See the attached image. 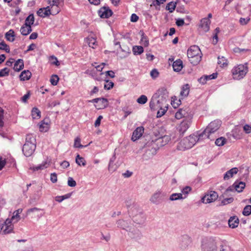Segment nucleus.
I'll return each mask as SVG.
<instances>
[{
  "label": "nucleus",
  "instance_id": "1",
  "mask_svg": "<svg viewBox=\"0 0 251 251\" xmlns=\"http://www.w3.org/2000/svg\"><path fill=\"white\" fill-rule=\"evenodd\" d=\"M168 92L164 87L159 88L153 95L150 102V107L151 109H156L159 106L160 104H165L167 100L169 98Z\"/></svg>",
  "mask_w": 251,
  "mask_h": 251
},
{
  "label": "nucleus",
  "instance_id": "2",
  "mask_svg": "<svg viewBox=\"0 0 251 251\" xmlns=\"http://www.w3.org/2000/svg\"><path fill=\"white\" fill-rule=\"evenodd\" d=\"M221 124L222 122L220 120H216L211 122L203 131L200 132V138L213 140V138H211L210 136L220 128Z\"/></svg>",
  "mask_w": 251,
  "mask_h": 251
},
{
  "label": "nucleus",
  "instance_id": "3",
  "mask_svg": "<svg viewBox=\"0 0 251 251\" xmlns=\"http://www.w3.org/2000/svg\"><path fill=\"white\" fill-rule=\"evenodd\" d=\"M187 56L190 62L193 65L199 63L201 59L202 53L198 46H191L187 50Z\"/></svg>",
  "mask_w": 251,
  "mask_h": 251
},
{
  "label": "nucleus",
  "instance_id": "4",
  "mask_svg": "<svg viewBox=\"0 0 251 251\" xmlns=\"http://www.w3.org/2000/svg\"><path fill=\"white\" fill-rule=\"evenodd\" d=\"M248 72L247 63L239 64L233 67L231 70L233 78L240 80L243 78Z\"/></svg>",
  "mask_w": 251,
  "mask_h": 251
},
{
  "label": "nucleus",
  "instance_id": "5",
  "mask_svg": "<svg viewBox=\"0 0 251 251\" xmlns=\"http://www.w3.org/2000/svg\"><path fill=\"white\" fill-rule=\"evenodd\" d=\"M204 139V138H200L199 132L197 135L192 134L186 137L181 143L184 145V148L185 149H189L193 147L197 142Z\"/></svg>",
  "mask_w": 251,
  "mask_h": 251
},
{
  "label": "nucleus",
  "instance_id": "6",
  "mask_svg": "<svg viewBox=\"0 0 251 251\" xmlns=\"http://www.w3.org/2000/svg\"><path fill=\"white\" fill-rule=\"evenodd\" d=\"M193 117V113L188 107H184L179 109L175 114L176 118L178 120L182 118L192 119Z\"/></svg>",
  "mask_w": 251,
  "mask_h": 251
},
{
  "label": "nucleus",
  "instance_id": "7",
  "mask_svg": "<svg viewBox=\"0 0 251 251\" xmlns=\"http://www.w3.org/2000/svg\"><path fill=\"white\" fill-rule=\"evenodd\" d=\"M201 248L202 251H217L216 243L212 238L203 239Z\"/></svg>",
  "mask_w": 251,
  "mask_h": 251
},
{
  "label": "nucleus",
  "instance_id": "8",
  "mask_svg": "<svg viewBox=\"0 0 251 251\" xmlns=\"http://www.w3.org/2000/svg\"><path fill=\"white\" fill-rule=\"evenodd\" d=\"M165 197V193L161 190H157L152 194L150 201L151 203L157 205L164 201Z\"/></svg>",
  "mask_w": 251,
  "mask_h": 251
},
{
  "label": "nucleus",
  "instance_id": "9",
  "mask_svg": "<svg viewBox=\"0 0 251 251\" xmlns=\"http://www.w3.org/2000/svg\"><path fill=\"white\" fill-rule=\"evenodd\" d=\"M13 223L9 218H7L4 222H0V232L4 234H9L13 231Z\"/></svg>",
  "mask_w": 251,
  "mask_h": 251
},
{
  "label": "nucleus",
  "instance_id": "10",
  "mask_svg": "<svg viewBox=\"0 0 251 251\" xmlns=\"http://www.w3.org/2000/svg\"><path fill=\"white\" fill-rule=\"evenodd\" d=\"M126 205L128 209L129 214L132 217L139 213V210H143L139 206V205L134 202H132L130 201H126Z\"/></svg>",
  "mask_w": 251,
  "mask_h": 251
},
{
  "label": "nucleus",
  "instance_id": "11",
  "mask_svg": "<svg viewBox=\"0 0 251 251\" xmlns=\"http://www.w3.org/2000/svg\"><path fill=\"white\" fill-rule=\"evenodd\" d=\"M192 121V119H184L177 126L176 129L180 135H183L191 125Z\"/></svg>",
  "mask_w": 251,
  "mask_h": 251
},
{
  "label": "nucleus",
  "instance_id": "12",
  "mask_svg": "<svg viewBox=\"0 0 251 251\" xmlns=\"http://www.w3.org/2000/svg\"><path fill=\"white\" fill-rule=\"evenodd\" d=\"M36 145L31 143H25L23 145L22 151L26 157L30 156L34 152L36 149Z\"/></svg>",
  "mask_w": 251,
  "mask_h": 251
},
{
  "label": "nucleus",
  "instance_id": "13",
  "mask_svg": "<svg viewBox=\"0 0 251 251\" xmlns=\"http://www.w3.org/2000/svg\"><path fill=\"white\" fill-rule=\"evenodd\" d=\"M218 197V195L216 192L210 191L202 198V201L204 203H209L215 201Z\"/></svg>",
  "mask_w": 251,
  "mask_h": 251
},
{
  "label": "nucleus",
  "instance_id": "14",
  "mask_svg": "<svg viewBox=\"0 0 251 251\" xmlns=\"http://www.w3.org/2000/svg\"><path fill=\"white\" fill-rule=\"evenodd\" d=\"M98 14L101 18H108L113 14L112 11L107 6L101 7L98 11Z\"/></svg>",
  "mask_w": 251,
  "mask_h": 251
},
{
  "label": "nucleus",
  "instance_id": "15",
  "mask_svg": "<svg viewBox=\"0 0 251 251\" xmlns=\"http://www.w3.org/2000/svg\"><path fill=\"white\" fill-rule=\"evenodd\" d=\"M210 20L204 18L201 19L199 25V28L204 33L208 32L210 29Z\"/></svg>",
  "mask_w": 251,
  "mask_h": 251
},
{
  "label": "nucleus",
  "instance_id": "16",
  "mask_svg": "<svg viewBox=\"0 0 251 251\" xmlns=\"http://www.w3.org/2000/svg\"><path fill=\"white\" fill-rule=\"evenodd\" d=\"M53 10H52L51 8H50V6L46 7L41 8L37 12V15L41 17L45 18L49 16L50 15H54L56 14H53Z\"/></svg>",
  "mask_w": 251,
  "mask_h": 251
},
{
  "label": "nucleus",
  "instance_id": "17",
  "mask_svg": "<svg viewBox=\"0 0 251 251\" xmlns=\"http://www.w3.org/2000/svg\"><path fill=\"white\" fill-rule=\"evenodd\" d=\"M128 236L132 239L136 240L140 239L141 237V233L138 229L131 226L129 230H127Z\"/></svg>",
  "mask_w": 251,
  "mask_h": 251
},
{
  "label": "nucleus",
  "instance_id": "18",
  "mask_svg": "<svg viewBox=\"0 0 251 251\" xmlns=\"http://www.w3.org/2000/svg\"><path fill=\"white\" fill-rule=\"evenodd\" d=\"M146 219V216L144 214L143 210H139V213L132 217L133 222L139 225L143 224Z\"/></svg>",
  "mask_w": 251,
  "mask_h": 251
},
{
  "label": "nucleus",
  "instance_id": "19",
  "mask_svg": "<svg viewBox=\"0 0 251 251\" xmlns=\"http://www.w3.org/2000/svg\"><path fill=\"white\" fill-rule=\"evenodd\" d=\"M144 131V128L143 126L137 127L133 132L131 140L135 141L139 139L143 135Z\"/></svg>",
  "mask_w": 251,
  "mask_h": 251
},
{
  "label": "nucleus",
  "instance_id": "20",
  "mask_svg": "<svg viewBox=\"0 0 251 251\" xmlns=\"http://www.w3.org/2000/svg\"><path fill=\"white\" fill-rule=\"evenodd\" d=\"M117 224L118 226L126 230H129V228L132 224L130 223V221L129 220H119L117 222Z\"/></svg>",
  "mask_w": 251,
  "mask_h": 251
},
{
  "label": "nucleus",
  "instance_id": "21",
  "mask_svg": "<svg viewBox=\"0 0 251 251\" xmlns=\"http://www.w3.org/2000/svg\"><path fill=\"white\" fill-rule=\"evenodd\" d=\"M85 40L87 43L88 44V46L93 49H96L98 46L96 40V37L94 35H89L85 39Z\"/></svg>",
  "mask_w": 251,
  "mask_h": 251
},
{
  "label": "nucleus",
  "instance_id": "22",
  "mask_svg": "<svg viewBox=\"0 0 251 251\" xmlns=\"http://www.w3.org/2000/svg\"><path fill=\"white\" fill-rule=\"evenodd\" d=\"M217 75L218 74L217 73H215L210 75H203L198 79V81L202 84H204L207 80L217 78Z\"/></svg>",
  "mask_w": 251,
  "mask_h": 251
},
{
  "label": "nucleus",
  "instance_id": "23",
  "mask_svg": "<svg viewBox=\"0 0 251 251\" xmlns=\"http://www.w3.org/2000/svg\"><path fill=\"white\" fill-rule=\"evenodd\" d=\"M23 209L19 208L18 209L15 210L13 213V215L10 220H11V222L12 223H16L19 221L21 219V217L20 214L22 212Z\"/></svg>",
  "mask_w": 251,
  "mask_h": 251
},
{
  "label": "nucleus",
  "instance_id": "24",
  "mask_svg": "<svg viewBox=\"0 0 251 251\" xmlns=\"http://www.w3.org/2000/svg\"><path fill=\"white\" fill-rule=\"evenodd\" d=\"M228 223L230 227L234 228L239 225V219L235 216L230 217L228 221Z\"/></svg>",
  "mask_w": 251,
  "mask_h": 251
},
{
  "label": "nucleus",
  "instance_id": "25",
  "mask_svg": "<svg viewBox=\"0 0 251 251\" xmlns=\"http://www.w3.org/2000/svg\"><path fill=\"white\" fill-rule=\"evenodd\" d=\"M238 169L237 168H233L227 171L224 176V178L225 180H227L232 177L234 175L237 173Z\"/></svg>",
  "mask_w": 251,
  "mask_h": 251
},
{
  "label": "nucleus",
  "instance_id": "26",
  "mask_svg": "<svg viewBox=\"0 0 251 251\" xmlns=\"http://www.w3.org/2000/svg\"><path fill=\"white\" fill-rule=\"evenodd\" d=\"M40 211H42V212L38 214L37 215V218L39 219L40 218H41L42 217H43L45 214V211L43 209H41V208H39L37 207H33V208H29L27 210L26 213L28 215L31 213L39 212Z\"/></svg>",
  "mask_w": 251,
  "mask_h": 251
},
{
  "label": "nucleus",
  "instance_id": "27",
  "mask_svg": "<svg viewBox=\"0 0 251 251\" xmlns=\"http://www.w3.org/2000/svg\"><path fill=\"white\" fill-rule=\"evenodd\" d=\"M24 67V61L22 59H19L15 61L13 69L16 72H19L22 70Z\"/></svg>",
  "mask_w": 251,
  "mask_h": 251
},
{
  "label": "nucleus",
  "instance_id": "28",
  "mask_svg": "<svg viewBox=\"0 0 251 251\" xmlns=\"http://www.w3.org/2000/svg\"><path fill=\"white\" fill-rule=\"evenodd\" d=\"M165 104H159V106H158V107L156 109H151L153 110H158L157 113V117H161L163 115H164L165 113V112L167 111V109L168 107L164 105V108H162V106H164Z\"/></svg>",
  "mask_w": 251,
  "mask_h": 251
},
{
  "label": "nucleus",
  "instance_id": "29",
  "mask_svg": "<svg viewBox=\"0 0 251 251\" xmlns=\"http://www.w3.org/2000/svg\"><path fill=\"white\" fill-rule=\"evenodd\" d=\"M173 67L174 71L178 72L181 70L183 68L182 61L180 59H177L174 62Z\"/></svg>",
  "mask_w": 251,
  "mask_h": 251
},
{
  "label": "nucleus",
  "instance_id": "30",
  "mask_svg": "<svg viewBox=\"0 0 251 251\" xmlns=\"http://www.w3.org/2000/svg\"><path fill=\"white\" fill-rule=\"evenodd\" d=\"M245 183L242 181H235L233 184L234 188L238 192H241L245 187Z\"/></svg>",
  "mask_w": 251,
  "mask_h": 251
},
{
  "label": "nucleus",
  "instance_id": "31",
  "mask_svg": "<svg viewBox=\"0 0 251 251\" xmlns=\"http://www.w3.org/2000/svg\"><path fill=\"white\" fill-rule=\"evenodd\" d=\"M31 76V73L28 70L23 71L20 75V80L25 81L29 80Z\"/></svg>",
  "mask_w": 251,
  "mask_h": 251
},
{
  "label": "nucleus",
  "instance_id": "32",
  "mask_svg": "<svg viewBox=\"0 0 251 251\" xmlns=\"http://www.w3.org/2000/svg\"><path fill=\"white\" fill-rule=\"evenodd\" d=\"M32 31L31 26L24 24L20 29L21 33L24 36H26Z\"/></svg>",
  "mask_w": 251,
  "mask_h": 251
},
{
  "label": "nucleus",
  "instance_id": "33",
  "mask_svg": "<svg viewBox=\"0 0 251 251\" xmlns=\"http://www.w3.org/2000/svg\"><path fill=\"white\" fill-rule=\"evenodd\" d=\"M108 105V100L104 98H100L97 108L99 109H103L106 107Z\"/></svg>",
  "mask_w": 251,
  "mask_h": 251
},
{
  "label": "nucleus",
  "instance_id": "34",
  "mask_svg": "<svg viewBox=\"0 0 251 251\" xmlns=\"http://www.w3.org/2000/svg\"><path fill=\"white\" fill-rule=\"evenodd\" d=\"M190 91V87L188 84H186L183 85L181 88V90L180 92V95L182 97H187Z\"/></svg>",
  "mask_w": 251,
  "mask_h": 251
},
{
  "label": "nucleus",
  "instance_id": "35",
  "mask_svg": "<svg viewBox=\"0 0 251 251\" xmlns=\"http://www.w3.org/2000/svg\"><path fill=\"white\" fill-rule=\"evenodd\" d=\"M73 192L67 193L63 196H58L55 197V200L58 202H61L63 201L66 199H69L72 195Z\"/></svg>",
  "mask_w": 251,
  "mask_h": 251
},
{
  "label": "nucleus",
  "instance_id": "36",
  "mask_svg": "<svg viewBox=\"0 0 251 251\" xmlns=\"http://www.w3.org/2000/svg\"><path fill=\"white\" fill-rule=\"evenodd\" d=\"M191 191L192 188L188 186H186L181 189L180 193L182 194L183 200L187 197L188 195Z\"/></svg>",
  "mask_w": 251,
  "mask_h": 251
},
{
  "label": "nucleus",
  "instance_id": "37",
  "mask_svg": "<svg viewBox=\"0 0 251 251\" xmlns=\"http://www.w3.org/2000/svg\"><path fill=\"white\" fill-rule=\"evenodd\" d=\"M25 143H31L36 145L35 137L32 134H28L26 136Z\"/></svg>",
  "mask_w": 251,
  "mask_h": 251
},
{
  "label": "nucleus",
  "instance_id": "38",
  "mask_svg": "<svg viewBox=\"0 0 251 251\" xmlns=\"http://www.w3.org/2000/svg\"><path fill=\"white\" fill-rule=\"evenodd\" d=\"M14 31L12 29L9 30L5 33V38L10 42H13L14 41Z\"/></svg>",
  "mask_w": 251,
  "mask_h": 251
},
{
  "label": "nucleus",
  "instance_id": "39",
  "mask_svg": "<svg viewBox=\"0 0 251 251\" xmlns=\"http://www.w3.org/2000/svg\"><path fill=\"white\" fill-rule=\"evenodd\" d=\"M132 51L134 55H140L144 51V49L143 47L141 46H135L133 47Z\"/></svg>",
  "mask_w": 251,
  "mask_h": 251
},
{
  "label": "nucleus",
  "instance_id": "40",
  "mask_svg": "<svg viewBox=\"0 0 251 251\" xmlns=\"http://www.w3.org/2000/svg\"><path fill=\"white\" fill-rule=\"evenodd\" d=\"M60 3V0H52V3L50 4L51 8L53 10L54 8H56L57 10L53 12V14H58L60 11V8L58 4Z\"/></svg>",
  "mask_w": 251,
  "mask_h": 251
},
{
  "label": "nucleus",
  "instance_id": "41",
  "mask_svg": "<svg viewBox=\"0 0 251 251\" xmlns=\"http://www.w3.org/2000/svg\"><path fill=\"white\" fill-rule=\"evenodd\" d=\"M75 162L79 166H85L86 164L85 159L79 154H77L75 157Z\"/></svg>",
  "mask_w": 251,
  "mask_h": 251
},
{
  "label": "nucleus",
  "instance_id": "42",
  "mask_svg": "<svg viewBox=\"0 0 251 251\" xmlns=\"http://www.w3.org/2000/svg\"><path fill=\"white\" fill-rule=\"evenodd\" d=\"M34 22V17L33 14H31L28 16L25 19V25H26L28 26H31L33 24Z\"/></svg>",
  "mask_w": 251,
  "mask_h": 251
},
{
  "label": "nucleus",
  "instance_id": "43",
  "mask_svg": "<svg viewBox=\"0 0 251 251\" xmlns=\"http://www.w3.org/2000/svg\"><path fill=\"white\" fill-rule=\"evenodd\" d=\"M31 115L33 119H38L41 117V112L37 108L34 107L32 109Z\"/></svg>",
  "mask_w": 251,
  "mask_h": 251
},
{
  "label": "nucleus",
  "instance_id": "44",
  "mask_svg": "<svg viewBox=\"0 0 251 251\" xmlns=\"http://www.w3.org/2000/svg\"><path fill=\"white\" fill-rule=\"evenodd\" d=\"M169 200L171 201L183 200L182 194L176 193H173L170 196Z\"/></svg>",
  "mask_w": 251,
  "mask_h": 251
},
{
  "label": "nucleus",
  "instance_id": "45",
  "mask_svg": "<svg viewBox=\"0 0 251 251\" xmlns=\"http://www.w3.org/2000/svg\"><path fill=\"white\" fill-rule=\"evenodd\" d=\"M170 139L171 138L169 136L165 135L162 137L161 138L158 139L157 141L158 142L161 143V146H164L169 142Z\"/></svg>",
  "mask_w": 251,
  "mask_h": 251
},
{
  "label": "nucleus",
  "instance_id": "46",
  "mask_svg": "<svg viewBox=\"0 0 251 251\" xmlns=\"http://www.w3.org/2000/svg\"><path fill=\"white\" fill-rule=\"evenodd\" d=\"M49 129V125L47 123L42 121L39 124V130L41 132H47Z\"/></svg>",
  "mask_w": 251,
  "mask_h": 251
},
{
  "label": "nucleus",
  "instance_id": "47",
  "mask_svg": "<svg viewBox=\"0 0 251 251\" xmlns=\"http://www.w3.org/2000/svg\"><path fill=\"white\" fill-rule=\"evenodd\" d=\"M218 63L221 67H224L227 65V60L224 56L218 57Z\"/></svg>",
  "mask_w": 251,
  "mask_h": 251
},
{
  "label": "nucleus",
  "instance_id": "48",
  "mask_svg": "<svg viewBox=\"0 0 251 251\" xmlns=\"http://www.w3.org/2000/svg\"><path fill=\"white\" fill-rule=\"evenodd\" d=\"M49 166V164L47 161L42 162L41 164L37 165L34 168V170L35 171H38L40 170H44L47 168Z\"/></svg>",
  "mask_w": 251,
  "mask_h": 251
},
{
  "label": "nucleus",
  "instance_id": "49",
  "mask_svg": "<svg viewBox=\"0 0 251 251\" xmlns=\"http://www.w3.org/2000/svg\"><path fill=\"white\" fill-rule=\"evenodd\" d=\"M115 158H116L115 156V155H114L113 156L112 158H111L110 159L109 165H108V170L110 172H113L116 170V168H113V163L115 160Z\"/></svg>",
  "mask_w": 251,
  "mask_h": 251
},
{
  "label": "nucleus",
  "instance_id": "50",
  "mask_svg": "<svg viewBox=\"0 0 251 251\" xmlns=\"http://www.w3.org/2000/svg\"><path fill=\"white\" fill-rule=\"evenodd\" d=\"M226 138L221 137L216 140L215 143L218 146H222L226 143Z\"/></svg>",
  "mask_w": 251,
  "mask_h": 251
},
{
  "label": "nucleus",
  "instance_id": "51",
  "mask_svg": "<svg viewBox=\"0 0 251 251\" xmlns=\"http://www.w3.org/2000/svg\"><path fill=\"white\" fill-rule=\"evenodd\" d=\"M242 214L243 215L248 216L251 214V205H246L243 209Z\"/></svg>",
  "mask_w": 251,
  "mask_h": 251
},
{
  "label": "nucleus",
  "instance_id": "52",
  "mask_svg": "<svg viewBox=\"0 0 251 251\" xmlns=\"http://www.w3.org/2000/svg\"><path fill=\"white\" fill-rule=\"evenodd\" d=\"M58 80L59 77L56 75H53L50 79V82L53 86H55L57 84Z\"/></svg>",
  "mask_w": 251,
  "mask_h": 251
},
{
  "label": "nucleus",
  "instance_id": "53",
  "mask_svg": "<svg viewBox=\"0 0 251 251\" xmlns=\"http://www.w3.org/2000/svg\"><path fill=\"white\" fill-rule=\"evenodd\" d=\"M148 100V98L147 96L145 95H141L138 99L137 100V102L141 104H144L147 102Z\"/></svg>",
  "mask_w": 251,
  "mask_h": 251
},
{
  "label": "nucleus",
  "instance_id": "54",
  "mask_svg": "<svg viewBox=\"0 0 251 251\" xmlns=\"http://www.w3.org/2000/svg\"><path fill=\"white\" fill-rule=\"evenodd\" d=\"M176 3L173 2H171L167 4L166 6V9L169 10L170 12H173L176 8Z\"/></svg>",
  "mask_w": 251,
  "mask_h": 251
},
{
  "label": "nucleus",
  "instance_id": "55",
  "mask_svg": "<svg viewBox=\"0 0 251 251\" xmlns=\"http://www.w3.org/2000/svg\"><path fill=\"white\" fill-rule=\"evenodd\" d=\"M87 146H85L86 147ZM74 147L76 148H83L84 146L82 145L80 143V139L79 137H76L75 140Z\"/></svg>",
  "mask_w": 251,
  "mask_h": 251
},
{
  "label": "nucleus",
  "instance_id": "56",
  "mask_svg": "<svg viewBox=\"0 0 251 251\" xmlns=\"http://www.w3.org/2000/svg\"><path fill=\"white\" fill-rule=\"evenodd\" d=\"M0 50H4L7 53L10 52L9 47L4 42L0 43Z\"/></svg>",
  "mask_w": 251,
  "mask_h": 251
},
{
  "label": "nucleus",
  "instance_id": "57",
  "mask_svg": "<svg viewBox=\"0 0 251 251\" xmlns=\"http://www.w3.org/2000/svg\"><path fill=\"white\" fill-rule=\"evenodd\" d=\"M9 74V70L5 67L0 70V77L8 76Z\"/></svg>",
  "mask_w": 251,
  "mask_h": 251
},
{
  "label": "nucleus",
  "instance_id": "58",
  "mask_svg": "<svg viewBox=\"0 0 251 251\" xmlns=\"http://www.w3.org/2000/svg\"><path fill=\"white\" fill-rule=\"evenodd\" d=\"M4 110L0 107V127H2L4 126Z\"/></svg>",
  "mask_w": 251,
  "mask_h": 251
},
{
  "label": "nucleus",
  "instance_id": "59",
  "mask_svg": "<svg viewBox=\"0 0 251 251\" xmlns=\"http://www.w3.org/2000/svg\"><path fill=\"white\" fill-rule=\"evenodd\" d=\"M233 201V198L232 197L226 198L223 200L221 201V204L223 205H226L228 203H231Z\"/></svg>",
  "mask_w": 251,
  "mask_h": 251
},
{
  "label": "nucleus",
  "instance_id": "60",
  "mask_svg": "<svg viewBox=\"0 0 251 251\" xmlns=\"http://www.w3.org/2000/svg\"><path fill=\"white\" fill-rule=\"evenodd\" d=\"M227 242L226 241H223L222 242L220 246V251H226L227 248Z\"/></svg>",
  "mask_w": 251,
  "mask_h": 251
},
{
  "label": "nucleus",
  "instance_id": "61",
  "mask_svg": "<svg viewBox=\"0 0 251 251\" xmlns=\"http://www.w3.org/2000/svg\"><path fill=\"white\" fill-rule=\"evenodd\" d=\"M114 86V83L112 81H106V83L104 85V88L106 90H110Z\"/></svg>",
  "mask_w": 251,
  "mask_h": 251
},
{
  "label": "nucleus",
  "instance_id": "62",
  "mask_svg": "<svg viewBox=\"0 0 251 251\" xmlns=\"http://www.w3.org/2000/svg\"><path fill=\"white\" fill-rule=\"evenodd\" d=\"M150 75L153 79H155L158 76L159 73L157 69H154L151 71Z\"/></svg>",
  "mask_w": 251,
  "mask_h": 251
},
{
  "label": "nucleus",
  "instance_id": "63",
  "mask_svg": "<svg viewBox=\"0 0 251 251\" xmlns=\"http://www.w3.org/2000/svg\"><path fill=\"white\" fill-rule=\"evenodd\" d=\"M67 184L70 187H75L76 185L75 181L71 177L68 178Z\"/></svg>",
  "mask_w": 251,
  "mask_h": 251
},
{
  "label": "nucleus",
  "instance_id": "64",
  "mask_svg": "<svg viewBox=\"0 0 251 251\" xmlns=\"http://www.w3.org/2000/svg\"><path fill=\"white\" fill-rule=\"evenodd\" d=\"M250 21V18L247 17L246 18H241L239 20V23L241 25H246Z\"/></svg>",
  "mask_w": 251,
  "mask_h": 251
}]
</instances>
